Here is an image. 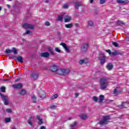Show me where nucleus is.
<instances>
[{
  "mask_svg": "<svg viewBox=\"0 0 129 129\" xmlns=\"http://www.w3.org/2000/svg\"><path fill=\"white\" fill-rule=\"evenodd\" d=\"M2 11V7L0 6V12Z\"/></svg>",
  "mask_w": 129,
  "mask_h": 129,
  "instance_id": "obj_63",
  "label": "nucleus"
},
{
  "mask_svg": "<svg viewBox=\"0 0 129 129\" xmlns=\"http://www.w3.org/2000/svg\"><path fill=\"white\" fill-rule=\"evenodd\" d=\"M57 17L58 18L57 19V21H60V22H62V21H63V15H58Z\"/></svg>",
  "mask_w": 129,
  "mask_h": 129,
  "instance_id": "obj_26",
  "label": "nucleus"
},
{
  "mask_svg": "<svg viewBox=\"0 0 129 129\" xmlns=\"http://www.w3.org/2000/svg\"><path fill=\"white\" fill-rule=\"evenodd\" d=\"M106 68H107L108 70H112V68H113V64L111 62L108 63Z\"/></svg>",
  "mask_w": 129,
  "mask_h": 129,
  "instance_id": "obj_14",
  "label": "nucleus"
},
{
  "mask_svg": "<svg viewBox=\"0 0 129 129\" xmlns=\"http://www.w3.org/2000/svg\"><path fill=\"white\" fill-rule=\"evenodd\" d=\"M117 25H124V22L122 21H118L117 22Z\"/></svg>",
  "mask_w": 129,
  "mask_h": 129,
  "instance_id": "obj_33",
  "label": "nucleus"
},
{
  "mask_svg": "<svg viewBox=\"0 0 129 129\" xmlns=\"http://www.w3.org/2000/svg\"><path fill=\"white\" fill-rule=\"evenodd\" d=\"M20 80H21V78H18L15 80V82H18V81H20Z\"/></svg>",
  "mask_w": 129,
  "mask_h": 129,
  "instance_id": "obj_55",
  "label": "nucleus"
},
{
  "mask_svg": "<svg viewBox=\"0 0 129 129\" xmlns=\"http://www.w3.org/2000/svg\"><path fill=\"white\" fill-rule=\"evenodd\" d=\"M99 102L100 103H102L103 100H104V96L103 95H100L99 97Z\"/></svg>",
  "mask_w": 129,
  "mask_h": 129,
  "instance_id": "obj_18",
  "label": "nucleus"
},
{
  "mask_svg": "<svg viewBox=\"0 0 129 129\" xmlns=\"http://www.w3.org/2000/svg\"><path fill=\"white\" fill-rule=\"evenodd\" d=\"M7 6H8V7H9V8H10V5H7Z\"/></svg>",
  "mask_w": 129,
  "mask_h": 129,
  "instance_id": "obj_62",
  "label": "nucleus"
},
{
  "mask_svg": "<svg viewBox=\"0 0 129 129\" xmlns=\"http://www.w3.org/2000/svg\"><path fill=\"white\" fill-rule=\"evenodd\" d=\"M48 51L49 52H50V53H51V54H52V55H54V54H55V53L54 52V51L53 50L51 47L48 48Z\"/></svg>",
  "mask_w": 129,
  "mask_h": 129,
  "instance_id": "obj_30",
  "label": "nucleus"
},
{
  "mask_svg": "<svg viewBox=\"0 0 129 129\" xmlns=\"http://www.w3.org/2000/svg\"><path fill=\"white\" fill-rule=\"evenodd\" d=\"M56 72L57 74H58V75H61V76H63V69L58 70L57 69V71H56Z\"/></svg>",
  "mask_w": 129,
  "mask_h": 129,
  "instance_id": "obj_23",
  "label": "nucleus"
},
{
  "mask_svg": "<svg viewBox=\"0 0 129 129\" xmlns=\"http://www.w3.org/2000/svg\"><path fill=\"white\" fill-rule=\"evenodd\" d=\"M75 97H78L79 94L78 93H76L75 94Z\"/></svg>",
  "mask_w": 129,
  "mask_h": 129,
  "instance_id": "obj_54",
  "label": "nucleus"
},
{
  "mask_svg": "<svg viewBox=\"0 0 129 129\" xmlns=\"http://www.w3.org/2000/svg\"><path fill=\"white\" fill-rule=\"evenodd\" d=\"M93 99L94 100L95 102H97V101H98V98H97V97L96 96H93Z\"/></svg>",
  "mask_w": 129,
  "mask_h": 129,
  "instance_id": "obj_37",
  "label": "nucleus"
},
{
  "mask_svg": "<svg viewBox=\"0 0 129 129\" xmlns=\"http://www.w3.org/2000/svg\"><path fill=\"white\" fill-rule=\"evenodd\" d=\"M1 91L2 92H6V88L5 87H2L0 88Z\"/></svg>",
  "mask_w": 129,
  "mask_h": 129,
  "instance_id": "obj_35",
  "label": "nucleus"
},
{
  "mask_svg": "<svg viewBox=\"0 0 129 129\" xmlns=\"http://www.w3.org/2000/svg\"><path fill=\"white\" fill-rule=\"evenodd\" d=\"M50 108L51 109H55V108H56V106H55L54 105H52L50 106Z\"/></svg>",
  "mask_w": 129,
  "mask_h": 129,
  "instance_id": "obj_49",
  "label": "nucleus"
},
{
  "mask_svg": "<svg viewBox=\"0 0 129 129\" xmlns=\"http://www.w3.org/2000/svg\"><path fill=\"white\" fill-rule=\"evenodd\" d=\"M6 112H8V113H12V109H7L6 110Z\"/></svg>",
  "mask_w": 129,
  "mask_h": 129,
  "instance_id": "obj_45",
  "label": "nucleus"
},
{
  "mask_svg": "<svg viewBox=\"0 0 129 129\" xmlns=\"http://www.w3.org/2000/svg\"><path fill=\"white\" fill-rule=\"evenodd\" d=\"M68 8V5L64 4V5H63V8H64V9H67Z\"/></svg>",
  "mask_w": 129,
  "mask_h": 129,
  "instance_id": "obj_51",
  "label": "nucleus"
},
{
  "mask_svg": "<svg viewBox=\"0 0 129 129\" xmlns=\"http://www.w3.org/2000/svg\"><path fill=\"white\" fill-rule=\"evenodd\" d=\"M26 90H22L19 92V94H21V95H25V94H26Z\"/></svg>",
  "mask_w": 129,
  "mask_h": 129,
  "instance_id": "obj_28",
  "label": "nucleus"
},
{
  "mask_svg": "<svg viewBox=\"0 0 129 129\" xmlns=\"http://www.w3.org/2000/svg\"><path fill=\"white\" fill-rule=\"evenodd\" d=\"M106 52H107V53H108L109 55H111V50H110V49L106 50Z\"/></svg>",
  "mask_w": 129,
  "mask_h": 129,
  "instance_id": "obj_44",
  "label": "nucleus"
},
{
  "mask_svg": "<svg viewBox=\"0 0 129 129\" xmlns=\"http://www.w3.org/2000/svg\"><path fill=\"white\" fill-rule=\"evenodd\" d=\"M116 52L117 53V55H122V52H121V51H120L119 50H116Z\"/></svg>",
  "mask_w": 129,
  "mask_h": 129,
  "instance_id": "obj_41",
  "label": "nucleus"
},
{
  "mask_svg": "<svg viewBox=\"0 0 129 129\" xmlns=\"http://www.w3.org/2000/svg\"><path fill=\"white\" fill-rule=\"evenodd\" d=\"M117 3L118 4H128L129 1L127 0H126V1L117 0Z\"/></svg>",
  "mask_w": 129,
  "mask_h": 129,
  "instance_id": "obj_19",
  "label": "nucleus"
},
{
  "mask_svg": "<svg viewBox=\"0 0 129 129\" xmlns=\"http://www.w3.org/2000/svg\"><path fill=\"white\" fill-rule=\"evenodd\" d=\"M55 50L56 52H57L58 53H60V52H61V50L58 47L55 48Z\"/></svg>",
  "mask_w": 129,
  "mask_h": 129,
  "instance_id": "obj_43",
  "label": "nucleus"
},
{
  "mask_svg": "<svg viewBox=\"0 0 129 129\" xmlns=\"http://www.w3.org/2000/svg\"><path fill=\"white\" fill-rule=\"evenodd\" d=\"M126 41H127V42H128V41H129V38H128V37H127V38H126Z\"/></svg>",
  "mask_w": 129,
  "mask_h": 129,
  "instance_id": "obj_60",
  "label": "nucleus"
},
{
  "mask_svg": "<svg viewBox=\"0 0 129 129\" xmlns=\"http://www.w3.org/2000/svg\"><path fill=\"white\" fill-rule=\"evenodd\" d=\"M88 25L91 27L93 26V22L92 21H89L88 23Z\"/></svg>",
  "mask_w": 129,
  "mask_h": 129,
  "instance_id": "obj_40",
  "label": "nucleus"
},
{
  "mask_svg": "<svg viewBox=\"0 0 129 129\" xmlns=\"http://www.w3.org/2000/svg\"><path fill=\"white\" fill-rule=\"evenodd\" d=\"M77 125V122L75 121L73 124H70V129H74L75 126Z\"/></svg>",
  "mask_w": 129,
  "mask_h": 129,
  "instance_id": "obj_17",
  "label": "nucleus"
},
{
  "mask_svg": "<svg viewBox=\"0 0 129 129\" xmlns=\"http://www.w3.org/2000/svg\"><path fill=\"white\" fill-rule=\"evenodd\" d=\"M50 70L51 72H56L58 70V66L53 64L50 67Z\"/></svg>",
  "mask_w": 129,
  "mask_h": 129,
  "instance_id": "obj_10",
  "label": "nucleus"
},
{
  "mask_svg": "<svg viewBox=\"0 0 129 129\" xmlns=\"http://www.w3.org/2000/svg\"><path fill=\"white\" fill-rule=\"evenodd\" d=\"M12 129H16V128H15V127H13L12 128Z\"/></svg>",
  "mask_w": 129,
  "mask_h": 129,
  "instance_id": "obj_64",
  "label": "nucleus"
},
{
  "mask_svg": "<svg viewBox=\"0 0 129 129\" xmlns=\"http://www.w3.org/2000/svg\"><path fill=\"white\" fill-rule=\"evenodd\" d=\"M107 78H102L100 79V87L102 90L106 89L107 86H108V82Z\"/></svg>",
  "mask_w": 129,
  "mask_h": 129,
  "instance_id": "obj_1",
  "label": "nucleus"
},
{
  "mask_svg": "<svg viewBox=\"0 0 129 129\" xmlns=\"http://www.w3.org/2000/svg\"><path fill=\"white\" fill-rule=\"evenodd\" d=\"M58 98V94H55L51 97V100H53L55 99V98Z\"/></svg>",
  "mask_w": 129,
  "mask_h": 129,
  "instance_id": "obj_31",
  "label": "nucleus"
},
{
  "mask_svg": "<svg viewBox=\"0 0 129 129\" xmlns=\"http://www.w3.org/2000/svg\"><path fill=\"white\" fill-rule=\"evenodd\" d=\"M110 116L106 115L103 116L102 119L99 121V124L101 125H105L108 122V120L110 119Z\"/></svg>",
  "mask_w": 129,
  "mask_h": 129,
  "instance_id": "obj_2",
  "label": "nucleus"
},
{
  "mask_svg": "<svg viewBox=\"0 0 129 129\" xmlns=\"http://www.w3.org/2000/svg\"><path fill=\"white\" fill-rule=\"evenodd\" d=\"M69 18H71L70 16H69V15H66L64 17V19H69Z\"/></svg>",
  "mask_w": 129,
  "mask_h": 129,
  "instance_id": "obj_53",
  "label": "nucleus"
},
{
  "mask_svg": "<svg viewBox=\"0 0 129 129\" xmlns=\"http://www.w3.org/2000/svg\"><path fill=\"white\" fill-rule=\"evenodd\" d=\"M64 26L67 28V29H70L73 27V24L70 23L68 24H66Z\"/></svg>",
  "mask_w": 129,
  "mask_h": 129,
  "instance_id": "obj_24",
  "label": "nucleus"
},
{
  "mask_svg": "<svg viewBox=\"0 0 129 129\" xmlns=\"http://www.w3.org/2000/svg\"><path fill=\"white\" fill-rule=\"evenodd\" d=\"M13 57H15L16 58V60L20 62V63H23L24 62V59H23V57L21 56H18L17 57L14 56Z\"/></svg>",
  "mask_w": 129,
  "mask_h": 129,
  "instance_id": "obj_13",
  "label": "nucleus"
},
{
  "mask_svg": "<svg viewBox=\"0 0 129 129\" xmlns=\"http://www.w3.org/2000/svg\"><path fill=\"white\" fill-rule=\"evenodd\" d=\"M112 55L113 56H116V55H117V53H116V50H114V52H112Z\"/></svg>",
  "mask_w": 129,
  "mask_h": 129,
  "instance_id": "obj_42",
  "label": "nucleus"
},
{
  "mask_svg": "<svg viewBox=\"0 0 129 129\" xmlns=\"http://www.w3.org/2000/svg\"><path fill=\"white\" fill-rule=\"evenodd\" d=\"M70 73V70L62 69V75H67Z\"/></svg>",
  "mask_w": 129,
  "mask_h": 129,
  "instance_id": "obj_20",
  "label": "nucleus"
},
{
  "mask_svg": "<svg viewBox=\"0 0 129 129\" xmlns=\"http://www.w3.org/2000/svg\"><path fill=\"white\" fill-rule=\"evenodd\" d=\"M10 81V79H4L3 81Z\"/></svg>",
  "mask_w": 129,
  "mask_h": 129,
  "instance_id": "obj_56",
  "label": "nucleus"
},
{
  "mask_svg": "<svg viewBox=\"0 0 129 129\" xmlns=\"http://www.w3.org/2000/svg\"><path fill=\"white\" fill-rule=\"evenodd\" d=\"M22 27L26 30H28V29H31V30H33V29H34V25L31 24H28L27 23L23 24Z\"/></svg>",
  "mask_w": 129,
  "mask_h": 129,
  "instance_id": "obj_5",
  "label": "nucleus"
},
{
  "mask_svg": "<svg viewBox=\"0 0 129 129\" xmlns=\"http://www.w3.org/2000/svg\"><path fill=\"white\" fill-rule=\"evenodd\" d=\"M79 7H81V4L80 3H76V9H78Z\"/></svg>",
  "mask_w": 129,
  "mask_h": 129,
  "instance_id": "obj_34",
  "label": "nucleus"
},
{
  "mask_svg": "<svg viewBox=\"0 0 129 129\" xmlns=\"http://www.w3.org/2000/svg\"><path fill=\"white\" fill-rule=\"evenodd\" d=\"M112 45L114 47H119V45H118V43H116V42L113 41L112 42Z\"/></svg>",
  "mask_w": 129,
  "mask_h": 129,
  "instance_id": "obj_29",
  "label": "nucleus"
},
{
  "mask_svg": "<svg viewBox=\"0 0 129 129\" xmlns=\"http://www.w3.org/2000/svg\"><path fill=\"white\" fill-rule=\"evenodd\" d=\"M93 1L94 0H90V4H92L93 3Z\"/></svg>",
  "mask_w": 129,
  "mask_h": 129,
  "instance_id": "obj_58",
  "label": "nucleus"
},
{
  "mask_svg": "<svg viewBox=\"0 0 129 129\" xmlns=\"http://www.w3.org/2000/svg\"><path fill=\"white\" fill-rule=\"evenodd\" d=\"M40 56L43 58H49L50 56V53L48 52H42L40 54Z\"/></svg>",
  "mask_w": 129,
  "mask_h": 129,
  "instance_id": "obj_9",
  "label": "nucleus"
},
{
  "mask_svg": "<svg viewBox=\"0 0 129 129\" xmlns=\"http://www.w3.org/2000/svg\"><path fill=\"white\" fill-rule=\"evenodd\" d=\"M0 96L1 98H2L3 100H4V104L5 105H9V98H8V97L7 96L4 95V94L0 93Z\"/></svg>",
  "mask_w": 129,
  "mask_h": 129,
  "instance_id": "obj_4",
  "label": "nucleus"
},
{
  "mask_svg": "<svg viewBox=\"0 0 129 129\" xmlns=\"http://www.w3.org/2000/svg\"><path fill=\"white\" fill-rule=\"evenodd\" d=\"M114 94H117V90L116 89H114L113 91Z\"/></svg>",
  "mask_w": 129,
  "mask_h": 129,
  "instance_id": "obj_50",
  "label": "nucleus"
},
{
  "mask_svg": "<svg viewBox=\"0 0 129 129\" xmlns=\"http://www.w3.org/2000/svg\"><path fill=\"white\" fill-rule=\"evenodd\" d=\"M71 21V18H64V23H69Z\"/></svg>",
  "mask_w": 129,
  "mask_h": 129,
  "instance_id": "obj_32",
  "label": "nucleus"
},
{
  "mask_svg": "<svg viewBox=\"0 0 129 129\" xmlns=\"http://www.w3.org/2000/svg\"><path fill=\"white\" fill-rule=\"evenodd\" d=\"M32 118H33V117H29V118L28 120V124H30V125H31V126H33V122H32Z\"/></svg>",
  "mask_w": 129,
  "mask_h": 129,
  "instance_id": "obj_25",
  "label": "nucleus"
},
{
  "mask_svg": "<svg viewBox=\"0 0 129 129\" xmlns=\"http://www.w3.org/2000/svg\"><path fill=\"white\" fill-rule=\"evenodd\" d=\"M31 100L34 103H36V102H37V97H36L35 95L32 96Z\"/></svg>",
  "mask_w": 129,
  "mask_h": 129,
  "instance_id": "obj_22",
  "label": "nucleus"
},
{
  "mask_svg": "<svg viewBox=\"0 0 129 129\" xmlns=\"http://www.w3.org/2000/svg\"><path fill=\"white\" fill-rule=\"evenodd\" d=\"M88 46H89L88 42L82 44V47H81V52H82V53H86L88 49Z\"/></svg>",
  "mask_w": 129,
  "mask_h": 129,
  "instance_id": "obj_3",
  "label": "nucleus"
},
{
  "mask_svg": "<svg viewBox=\"0 0 129 129\" xmlns=\"http://www.w3.org/2000/svg\"><path fill=\"white\" fill-rule=\"evenodd\" d=\"M37 118L39 121L38 124H39V125H41V124L44 123V122H43V119L41 118L40 116H37Z\"/></svg>",
  "mask_w": 129,
  "mask_h": 129,
  "instance_id": "obj_16",
  "label": "nucleus"
},
{
  "mask_svg": "<svg viewBox=\"0 0 129 129\" xmlns=\"http://www.w3.org/2000/svg\"><path fill=\"white\" fill-rule=\"evenodd\" d=\"M30 33H31V32L29 30H27V32L24 33V35H29L30 34Z\"/></svg>",
  "mask_w": 129,
  "mask_h": 129,
  "instance_id": "obj_48",
  "label": "nucleus"
},
{
  "mask_svg": "<svg viewBox=\"0 0 129 129\" xmlns=\"http://www.w3.org/2000/svg\"><path fill=\"white\" fill-rule=\"evenodd\" d=\"M79 117L81 118V119H83V120H85L86 118H87V115L86 114H83L82 115H79Z\"/></svg>",
  "mask_w": 129,
  "mask_h": 129,
  "instance_id": "obj_21",
  "label": "nucleus"
},
{
  "mask_svg": "<svg viewBox=\"0 0 129 129\" xmlns=\"http://www.w3.org/2000/svg\"><path fill=\"white\" fill-rule=\"evenodd\" d=\"M13 88L14 89H21L23 88V84L19 83V84H15L12 85Z\"/></svg>",
  "mask_w": 129,
  "mask_h": 129,
  "instance_id": "obj_6",
  "label": "nucleus"
},
{
  "mask_svg": "<svg viewBox=\"0 0 129 129\" xmlns=\"http://www.w3.org/2000/svg\"><path fill=\"white\" fill-rule=\"evenodd\" d=\"M39 129H46V127H45V126H41Z\"/></svg>",
  "mask_w": 129,
  "mask_h": 129,
  "instance_id": "obj_52",
  "label": "nucleus"
},
{
  "mask_svg": "<svg viewBox=\"0 0 129 129\" xmlns=\"http://www.w3.org/2000/svg\"><path fill=\"white\" fill-rule=\"evenodd\" d=\"M60 46H62L63 47L64 50L67 52L68 53L70 52V49H69V48H68V46H67V44L64 42H61L60 44Z\"/></svg>",
  "mask_w": 129,
  "mask_h": 129,
  "instance_id": "obj_8",
  "label": "nucleus"
},
{
  "mask_svg": "<svg viewBox=\"0 0 129 129\" xmlns=\"http://www.w3.org/2000/svg\"><path fill=\"white\" fill-rule=\"evenodd\" d=\"M127 104H129V103H126L125 102H123L122 104L120 105L121 108H127Z\"/></svg>",
  "mask_w": 129,
  "mask_h": 129,
  "instance_id": "obj_15",
  "label": "nucleus"
},
{
  "mask_svg": "<svg viewBox=\"0 0 129 129\" xmlns=\"http://www.w3.org/2000/svg\"><path fill=\"white\" fill-rule=\"evenodd\" d=\"M30 76L33 78L34 80H36L38 77H39V75L37 73H32L30 75Z\"/></svg>",
  "mask_w": 129,
  "mask_h": 129,
  "instance_id": "obj_12",
  "label": "nucleus"
},
{
  "mask_svg": "<svg viewBox=\"0 0 129 129\" xmlns=\"http://www.w3.org/2000/svg\"><path fill=\"white\" fill-rule=\"evenodd\" d=\"M71 119H72V118H71V117H70V118H68V120H71Z\"/></svg>",
  "mask_w": 129,
  "mask_h": 129,
  "instance_id": "obj_61",
  "label": "nucleus"
},
{
  "mask_svg": "<svg viewBox=\"0 0 129 129\" xmlns=\"http://www.w3.org/2000/svg\"><path fill=\"white\" fill-rule=\"evenodd\" d=\"M38 95L40 98H46V93H45V91L42 90L38 91Z\"/></svg>",
  "mask_w": 129,
  "mask_h": 129,
  "instance_id": "obj_7",
  "label": "nucleus"
},
{
  "mask_svg": "<svg viewBox=\"0 0 129 129\" xmlns=\"http://www.w3.org/2000/svg\"><path fill=\"white\" fill-rule=\"evenodd\" d=\"M100 61L101 65H103V64L106 62V56H105V55H103V56L101 57Z\"/></svg>",
  "mask_w": 129,
  "mask_h": 129,
  "instance_id": "obj_11",
  "label": "nucleus"
},
{
  "mask_svg": "<svg viewBox=\"0 0 129 129\" xmlns=\"http://www.w3.org/2000/svg\"><path fill=\"white\" fill-rule=\"evenodd\" d=\"M50 22H49L48 21H46L45 23V26H50Z\"/></svg>",
  "mask_w": 129,
  "mask_h": 129,
  "instance_id": "obj_46",
  "label": "nucleus"
},
{
  "mask_svg": "<svg viewBox=\"0 0 129 129\" xmlns=\"http://www.w3.org/2000/svg\"><path fill=\"white\" fill-rule=\"evenodd\" d=\"M45 4H48L49 3V0H46L45 1Z\"/></svg>",
  "mask_w": 129,
  "mask_h": 129,
  "instance_id": "obj_57",
  "label": "nucleus"
},
{
  "mask_svg": "<svg viewBox=\"0 0 129 129\" xmlns=\"http://www.w3.org/2000/svg\"><path fill=\"white\" fill-rule=\"evenodd\" d=\"M84 62H85V60H84V59H81L79 61V64L80 65H82V64H83V63H84Z\"/></svg>",
  "mask_w": 129,
  "mask_h": 129,
  "instance_id": "obj_39",
  "label": "nucleus"
},
{
  "mask_svg": "<svg viewBox=\"0 0 129 129\" xmlns=\"http://www.w3.org/2000/svg\"><path fill=\"white\" fill-rule=\"evenodd\" d=\"M5 52L6 53H7V54H8V53H12V52H13L12 50H10V49H6L5 50Z\"/></svg>",
  "mask_w": 129,
  "mask_h": 129,
  "instance_id": "obj_36",
  "label": "nucleus"
},
{
  "mask_svg": "<svg viewBox=\"0 0 129 129\" xmlns=\"http://www.w3.org/2000/svg\"><path fill=\"white\" fill-rule=\"evenodd\" d=\"M11 121V118L7 117L5 118V122H10Z\"/></svg>",
  "mask_w": 129,
  "mask_h": 129,
  "instance_id": "obj_38",
  "label": "nucleus"
},
{
  "mask_svg": "<svg viewBox=\"0 0 129 129\" xmlns=\"http://www.w3.org/2000/svg\"><path fill=\"white\" fill-rule=\"evenodd\" d=\"M104 3H105V0H100V4H101V5H103Z\"/></svg>",
  "mask_w": 129,
  "mask_h": 129,
  "instance_id": "obj_47",
  "label": "nucleus"
},
{
  "mask_svg": "<svg viewBox=\"0 0 129 129\" xmlns=\"http://www.w3.org/2000/svg\"><path fill=\"white\" fill-rule=\"evenodd\" d=\"M75 26H76V27H78V23H75Z\"/></svg>",
  "mask_w": 129,
  "mask_h": 129,
  "instance_id": "obj_59",
  "label": "nucleus"
},
{
  "mask_svg": "<svg viewBox=\"0 0 129 129\" xmlns=\"http://www.w3.org/2000/svg\"><path fill=\"white\" fill-rule=\"evenodd\" d=\"M12 52H14V54H15V55L18 54V50H17V48L15 47H13L12 48Z\"/></svg>",
  "mask_w": 129,
  "mask_h": 129,
  "instance_id": "obj_27",
  "label": "nucleus"
}]
</instances>
